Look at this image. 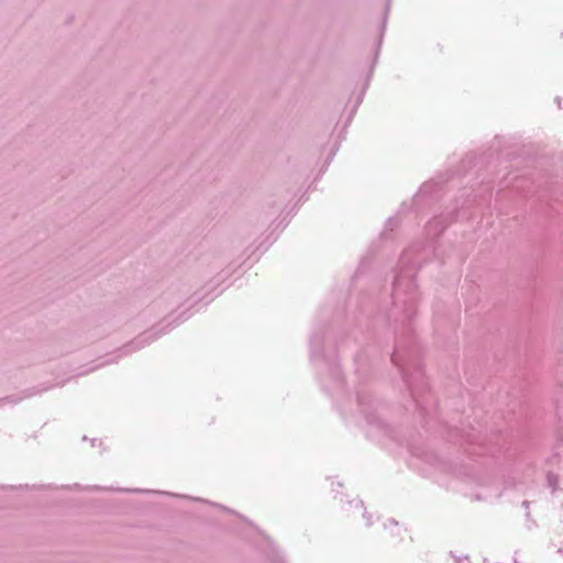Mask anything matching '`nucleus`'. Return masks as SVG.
<instances>
[{
  "instance_id": "obj_2",
  "label": "nucleus",
  "mask_w": 563,
  "mask_h": 563,
  "mask_svg": "<svg viewBox=\"0 0 563 563\" xmlns=\"http://www.w3.org/2000/svg\"><path fill=\"white\" fill-rule=\"evenodd\" d=\"M391 361H393V363L397 364V361H396V354H393V355H391Z\"/></svg>"
},
{
  "instance_id": "obj_1",
  "label": "nucleus",
  "mask_w": 563,
  "mask_h": 563,
  "mask_svg": "<svg viewBox=\"0 0 563 563\" xmlns=\"http://www.w3.org/2000/svg\"><path fill=\"white\" fill-rule=\"evenodd\" d=\"M400 285V278H396L395 282H394V288L397 289Z\"/></svg>"
}]
</instances>
